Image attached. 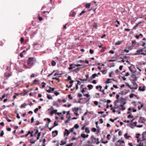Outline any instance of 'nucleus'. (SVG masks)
Returning a JSON list of instances; mask_svg holds the SVG:
<instances>
[{"label": "nucleus", "mask_w": 146, "mask_h": 146, "mask_svg": "<svg viewBox=\"0 0 146 146\" xmlns=\"http://www.w3.org/2000/svg\"><path fill=\"white\" fill-rule=\"evenodd\" d=\"M126 99L125 98H124L123 97H121L120 98V100L121 101V103L122 104H121L119 106H117V107H114V108L115 109H116L117 108H119L120 106H123L125 105L126 103Z\"/></svg>", "instance_id": "obj_1"}, {"label": "nucleus", "mask_w": 146, "mask_h": 146, "mask_svg": "<svg viewBox=\"0 0 146 146\" xmlns=\"http://www.w3.org/2000/svg\"><path fill=\"white\" fill-rule=\"evenodd\" d=\"M27 63L29 66L33 65L34 63V58L33 57H29L27 61Z\"/></svg>", "instance_id": "obj_2"}, {"label": "nucleus", "mask_w": 146, "mask_h": 146, "mask_svg": "<svg viewBox=\"0 0 146 146\" xmlns=\"http://www.w3.org/2000/svg\"><path fill=\"white\" fill-rule=\"evenodd\" d=\"M58 134V131L56 130L54 131H53L52 132V136L53 137H55Z\"/></svg>", "instance_id": "obj_3"}, {"label": "nucleus", "mask_w": 146, "mask_h": 146, "mask_svg": "<svg viewBox=\"0 0 146 146\" xmlns=\"http://www.w3.org/2000/svg\"><path fill=\"white\" fill-rule=\"evenodd\" d=\"M133 84L134 86V87H132L133 89L134 90H137L138 88V85L135 82H133Z\"/></svg>", "instance_id": "obj_4"}, {"label": "nucleus", "mask_w": 146, "mask_h": 146, "mask_svg": "<svg viewBox=\"0 0 146 146\" xmlns=\"http://www.w3.org/2000/svg\"><path fill=\"white\" fill-rule=\"evenodd\" d=\"M131 77L133 78V82H135L137 80V78L135 74H132Z\"/></svg>", "instance_id": "obj_5"}, {"label": "nucleus", "mask_w": 146, "mask_h": 146, "mask_svg": "<svg viewBox=\"0 0 146 146\" xmlns=\"http://www.w3.org/2000/svg\"><path fill=\"white\" fill-rule=\"evenodd\" d=\"M139 119L141 120V122L142 123H144L146 121V119H145V117H140Z\"/></svg>", "instance_id": "obj_6"}, {"label": "nucleus", "mask_w": 146, "mask_h": 146, "mask_svg": "<svg viewBox=\"0 0 146 146\" xmlns=\"http://www.w3.org/2000/svg\"><path fill=\"white\" fill-rule=\"evenodd\" d=\"M146 134V131H145V132H144L142 134V141H144L146 140V139L145 138V135Z\"/></svg>", "instance_id": "obj_7"}, {"label": "nucleus", "mask_w": 146, "mask_h": 146, "mask_svg": "<svg viewBox=\"0 0 146 146\" xmlns=\"http://www.w3.org/2000/svg\"><path fill=\"white\" fill-rule=\"evenodd\" d=\"M89 136L88 135H85L84 133L81 134V137L84 138H87Z\"/></svg>", "instance_id": "obj_8"}, {"label": "nucleus", "mask_w": 146, "mask_h": 146, "mask_svg": "<svg viewBox=\"0 0 146 146\" xmlns=\"http://www.w3.org/2000/svg\"><path fill=\"white\" fill-rule=\"evenodd\" d=\"M57 111V110H53L51 111L50 113V114L51 115H52L54 113H55L56 114Z\"/></svg>", "instance_id": "obj_9"}, {"label": "nucleus", "mask_w": 146, "mask_h": 146, "mask_svg": "<svg viewBox=\"0 0 146 146\" xmlns=\"http://www.w3.org/2000/svg\"><path fill=\"white\" fill-rule=\"evenodd\" d=\"M65 132L64 133V135H65L66 134V136H68L70 133V132L67 129H65Z\"/></svg>", "instance_id": "obj_10"}, {"label": "nucleus", "mask_w": 146, "mask_h": 146, "mask_svg": "<svg viewBox=\"0 0 146 146\" xmlns=\"http://www.w3.org/2000/svg\"><path fill=\"white\" fill-rule=\"evenodd\" d=\"M141 88L142 87L141 86H139V90L140 91H144L145 90V86H143L142 88Z\"/></svg>", "instance_id": "obj_11"}, {"label": "nucleus", "mask_w": 146, "mask_h": 146, "mask_svg": "<svg viewBox=\"0 0 146 146\" xmlns=\"http://www.w3.org/2000/svg\"><path fill=\"white\" fill-rule=\"evenodd\" d=\"M80 68H78L72 71V72H75L76 73H78L80 70Z\"/></svg>", "instance_id": "obj_12"}, {"label": "nucleus", "mask_w": 146, "mask_h": 146, "mask_svg": "<svg viewBox=\"0 0 146 146\" xmlns=\"http://www.w3.org/2000/svg\"><path fill=\"white\" fill-rule=\"evenodd\" d=\"M79 110V109L78 108L75 107L73 109H72V111L74 112H78Z\"/></svg>", "instance_id": "obj_13"}, {"label": "nucleus", "mask_w": 146, "mask_h": 146, "mask_svg": "<svg viewBox=\"0 0 146 146\" xmlns=\"http://www.w3.org/2000/svg\"><path fill=\"white\" fill-rule=\"evenodd\" d=\"M58 101L59 102L65 103L66 102V100L65 99H64L62 100L58 99Z\"/></svg>", "instance_id": "obj_14"}, {"label": "nucleus", "mask_w": 146, "mask_h": 146, "mask_svg": "<svg viewBox=\"0 0 146 146\" xmlns=\"http://www.w3.org/2000/svg\"><path fill=\"white\" fill-rule=\"evenodd\" d=\"M87 87L88 88L89 90H90L93 88V86L91 84H89L87 86Z\"/></svg>", "instance_id": "obj_15"}, {"label": "nucleus", "mask_w": 146, "mask_h": 146, "mask_svg": "<svg viewBox=\"0 0 146 146\" xmlns=\"http://www.w3.org/2000/svg\"><path fill=\"white\" fill-rule=\"evenodd\" d=\"M119 101H120V100H119L118 99H117V100H116L115 101V102H114V106H116L115 107H117L116 106H117V103L119 102Z\"/></svg>", "instance_id": "obj_16"}, {"label": "nucleus", "mask_w": 146, "mask_h": 146, "mask_svg": "<svg viewBox=\"0 0 146 146\" xmlns=\"http://www.w3.org/2000/svg\"><path fill=\"white\" fill-rule=\"evenodd\" d=\"M128 126L130 127L132 129H133L134 128L135 126L134 125L133 123H131L127 125Z\"/></svg>", "instance_id": "obj_17"}, {"label": "nucleus", "mask_w": 146, "mask_h": 146, "mask_svg": "<svg viewBox=\"0 0 146 146\" xmlns=\"http://www.w3.org/2000/svg\"><path fill=\"white\" fill-rule=\"evenodd\" d=\"M27 105V104H26V103H25L23 104H22L20 108H25V107Z\"/></svg>", "instance_id": "obj_18"}, {"label": "nucleus", "mask_w": 146, "mask_h": 146, "mask_svg": "<svg viewBox=\"0 0 146 146\" xmlns=\"http://www.w3.org/2000/svg\"><path fill=\"white\" fill-rule=\"evenodd\" d=\"M94 28L95 29H97V23H94L93 24Z\"/></svg>", "instance_id": "obj_19"}, {"label": "nucleus", "mask_w": 146, "mask_h": 146, "mask_svg": "<svg viewBox=\"0 0 146 146\" xmlns=\"http://www.w3.org/2000/svg\"><path fill=\"white\" fill-rule=\"evenodd\" d=\"M85 132H86L87 133H89L90 132V130L89 129V128L88 127H86L85 128Z\"/></svg>", "instance_id": "obj_20"}, {"label": "nucleus", "mask_w": 146, "mask_h": 146, "mask_svg": "<svg viewBox=\"0 0 146 146\" xmlns=\"http://www.w3.org/2000/svg\"><path fill=\"white\" fill-rule=\"evenodd\" d=\"M61 143L60 144V145H63L66 143V141H64L63 140L61 141Z\"/></svg>", "instance_id": "obj_21"}, {"label": "nucleus", "mask_w": 146, "mask_h": 146, "mask_svg": "<svg viewBox=\"0 0 146 146\" xmlns=\"http://www.w3.org/2000/svg\"><path fill=\"white\" fill-rule=\"evenodd\" d=\"M138 54H142V55H143L144 56H145V55H146V53H144V52H142L141 53H135L134 54V55H137Z\"/></svg>", "instance_id": "obj_22"}, {"label": "nucleus", "mask_w": 146, "mask_h": 146, "mask_svg": "<svg viewBox=\"0 0 146 146\" xmlns=\"http://www.w3.org/2000/svg\"><path fill=\"white\" fill-rule=\"evenodd\" d=\"M52 65L53 66H54L56 65V62L55 61L53 60L52 62L51 63Z\"/></svg>", "instance_id": "obj_23"}, {"label": "nucleus", "mask_w": 146, "mask_h": 146, "mask_svg": "<svg viewBox=\"0 0 146 146\" xmlns=\"http://www.w3.org/2000/svg\"><path fill=\"white\" fill-rule=\"evenodd\" d=\"M124 136L125 137L126 139H128L130 137V136H127V133H126L124 135Z\"/></svg>", "instance_id": "obj_24"}, {"label": "nucleus", "mask_w": 146, "mask_h": 146, "mask_svg": "<svg viewBox=\"0 0 146 146\" xmlns=\"http://www.w3.org/2000/svg\"><path fill=\"white\" fill-rule=\"evenodd\" d=\"M90 6V3H86V8H89Z\"/></svg>", "instance_id": "obj_25"}, {"label": "nucleus", "mask_w": 146, "mask_h": 146, "mask_svg": "<svg viewBox=\"0 0 146 146\" xmlns=\"http://www.w3.org/2000/svg\"><path fill=\"white\" fill-rule=\"evenodd\" d=\"M117 142L119 143L120 144H121L122 143H124V141L123 140H118Z\"/></svg>", "instance_id": "obj_26"}, {"label": "nucleus", "mask_w": 146, "mask_h": 146, "mask_svg": "<svg viewBox=\"0 0 146 146\" xmlns=\"http://www.w3.org/2000/svg\"><path fill=\"white\" fill-rule=\"evenodd\" d=\"M53 105L54 106H56L57 107H58L59 106L58 104L56 103L55 101H53Z\"/></svg>", "instance_id": "obj_27"}, {"label": "nucleus", "mask_w": 146, "mask_h": 146, "mask_svg": "<svg viewBox=\"0 0 146 146\" xmlns=\"http://www.w3.org/2000/svg\"><path fill=\"white\" fill-rule=\"evenodd\" d=\"M91 139L92 141H96V138H95L93 136H92L91 137Z\"/></svg>", "instance_id": "obj_28"}, {"label": "nucleus", "mask_w": 146, "mask_h": 146, "mask_svg": "<svg viewBox=\"0 0 146 146\" xmlns=\"http://www.w3.org/2000/svg\"><path fill=\"white\" fill-rule=\"evenodd\" d=\"M143 49H141L140 50H138L137 51V53H140L141 52H143Z\"/></svg>", "instance_id": "obj_29"}, {"label": "nucleus", "mask_w": 146, "mask_h": 146, "mask_svg": "<svg viewBox=\"0 0 146 146\" xmlns=\"http://www.w3.org/2000/svg\"><path fill=\"white\" fill-rule=\"evenodd\" d=\"M76 14V13L74 11H72V13L71 16L72 17H74L75 16Z\"/></svg>", "instance_id": "obj_30"}, {"label": "nucleus", "mask_w": 146, "mask_h": 146, "mask_svg": "<svg viewBox=\"0 0 146 146\" xmlns=\"http://www.w3.org/2000/svg\"><path fill=\"white\" fill-rule=\"evenodd\" d=\"M40 133L41 132H40L38 133V134L37 135V137H36V139L37 140H38L40 136Z\"/></svg>", "instance_id": "obj_31"}, {"label": "nucleus", "mask_w": 146, "mask_h": 146, "mask_svg": "<svg viewBox=\"0 0 146 146\" xmlns=\"http://www.w3.org/2000/svg\"><path fill=\"white\" fill-rule=\"evenodd\" d=\"M121 41H118V42H116L115 43V45H119V44H121Z\"/></svg>", "instance_id": "obj_32"}, {"label": "nucleus", "mask_w": 146, "mask_h": 146, "mask_svg": "<svg viewBox=\"0 0 146 146\" xmlns=\"http://www.w3.org/2000/svg\"><path fill=\"white\" fill-rule=\"evenodd\" d=\"M29 141H30V143L31 144H34V143H35V141H36L35 140H33V141H32L31 140H29Z\"/></svg>", "instance_id": "obj_33"}, {"label": "nucleus", "mask_w": 146, "mask_h": 146, "mask_svg": "<svg viewBox=\"0 0 146 146\" xmlns=\"http://www.w3.org/2000/svg\"><path fill=\"white\" fill-rule=\"evenodd\" d=\"M99 88H100V91H101V89L102 88V86H101L100 85L99 86H97L96 87V88L97 89H98Z\"/></svg>", "instance_id": "obj_34"}, {"label": "nucleus", "mask_w": 146, "mask_h": 146, "mask_svg": "<svg viewBox=\"0 0 146 146\" xmlns=\"http://www.w3.org/2000/svg\"><path fill=\"white\" fill-rule=\"evenodd\" d=\"M47 97L48 99H52V97L48 94H47Z\"/></svg>", "instance_id": "obj_35"}, {"label": "nucleus", "mask_w": 146, "mask_h": 146, "mask_svg": "<svg viewBox=\"0 0 146 146\" xmlns=\"http://www.w3.org/2000/svg\"><path fill=\"white\" fill-rule=\"evenodd\" d=\"M70 116L69 117H68V119L66 120L65 122V123H66V124L67 123H68V122H69V121L70 120Z\"/></svg>", "instance_id": "obj_36"}, {"label": "nucleus", "mask_w": 146, "mask_h": 146, "mask_svg": "<svg viewBox=\"0 0 146 146\" xmlns=\"http://www.w3.org/2000/svg\"><path fill=\"white\" fill-rule=\"evenodd\" d=\"M129 68L130 71L132 73H134L135 72H134L133 71V70L132 69L131 67H129Z\"/></svg>", "instance_id": "obj_37"}, {"label": "nucleus", "mask_w": 146, "mask_h": 146, "mask_svg": "<svg viewBox=\"0 0 146 146\" xmlns=\"http://www.w3.org/2000/svg\"><path fill=\"white\" fill-rule=\"evenodd\" d=\"M4 132L3 131H2L0 134V136H2L4 135Z\"/></svg>", "instance_id": "obj_38"}, {"label": "nucleus", "mask_w": 146, "mask_h": 146, "mask_svg": "<svg viewBox=\"0 0 146 146\" xmlns=\"http://www.w3.org/2000/svg\"><path fill=\"white\" fill-rule=\"evenodd\" d=\"M111 80V79L108 78L107 79V81H106V82L107 83H111V82H110V81Z\"/></svg>", "instance_id": "obj_39"}, {"label": "nucleus", "mask_w": 146, "mask_h": 146, "mask_svg": "<svg viewBox=\"0 0 146 146\" xmlns=\"http://www.w3.org/2000/svg\"><path fill=\"white\" fill-rule=\"evenodd\" d=\"M92 76L93 77V78H95L96 77L98 76L96 74H93L92 75Z\"/></svg>", "instance_id": "obj_40"}, {"label": "nucleus", "mask_w": 146, "mask_h": 146, "mask_svg": "<svg viewBox=\"0 0 146 146\" xmlns=\"http://www.w3.org/2000/svg\"><path fill=\"white\" fill-rule=\"evenodd\" d=\"M58 124L56 123V121H55L54 123V125H53V127H54L55 126H57Z\"/></svg>", "instance_id": "obj_41"}, {"label": "nucleus", "mask_w": 146, "mask_h": 146, "mask_svg": "<svg viewBox=\"0 0 146 146\" xmlns=\"http://www.w3.org/2000/svg\"><path fill=\"white\" fill-rule=\"evenodd\" d=\"M11 75L9 73H8V74H7L6 73L5 74V76L6 77H9Z\"/></svg>", "instance_id": "obj_42"}, {"label": "nucleus", "mask_w": 146, "mask_h": 146, "mask_svg": "<svg viewBox=\"0 0 146 146\" xmlns=\"http://www.w3.org/2000/svg\"><path fill=\"white\" fill-rule=\"evenodd\" d=\"M78 79L81 81H86L88 80V79H82L81 78H79Z\"/></svg>", "instance_id": "obj_43"}, {"label": "nucleus", "mask_w": 146, "mask_h": 146, "mask_svg": "<svg viewBox=\"0 0 146 146\" xmlns=\"http://www.w3.org/2000/svg\"><path fill=\"white\" fill-rule=\"evenodd\" d=\"M73 65V64H71L70 65V67L68 68V69L69 70H71L73 69V67H72V66Z\"/></svg>", "instance_id": "obj_44"}, {"label": "nucleus", "mask_w": 146, "mask_h": 146, "mask_svg": "<svg viewBox=\"0 0 146 146\" xmlns=\"http://www.w3.org/2000/svg\"><path fill=\"white\" fill-rule=\"evenodd\" d=\"M74 127L75 129H77L79 127V125L78 124H76L74 125Z\"/></svg>", "instance_id": "obj_45"}, {"label": "nucleus", "mask_w": 146, "mask_h": 146, "mask_svg": "<svg viewBox=\"0 0 146 146\" xmlns=\"http://www.w3.org/2000/svg\"><path fill=\"white\" fill-rule=\"evenodd\" d=\"M38 133V129H36V132H35V133L34 134V136H35V135H36L37 133Z\"/></svg>", "instance_id": "obj_46"}, {"label": "nucleus", "mask_w": 146, "mask_h": 146, "mask_svg": "<svg viewBox=\"0 0 146 146\" xmlns=\"http://www.w3.org/2000/svg\"><path fill=\"white\" fill-rule=\"evenodd\" d=\"M92 131H93L94 132H95L96 131V129L94 127H93V128H92Z\"/></svg>", "instance_id": "obj_47"}, {"label": "nucleus", "mask_w": 146, "mask_h": 146, "mask_svg": "<svg viewBox=\"0 0 146 146\" xmlns=\"http://www.w3.org/2000/svg\"><path fill=\"white\" fill-rule=\"evenodd\" d=\"M137 146H143V143L140 142L139 144L137 145Z\"/></svg>", "instance_id": "obj_48"}, {"label": "nucleus", "mask_w": 146, "mask_h": 146, "mask_svg": "<svg viewBox=\"0 0 146 146\" xmlns=\"http://www.w3.org/2000/svg\"><path fill=\"white\" fill-rule=\"evenodd\" d=\"M54 94L56 96H57L59 94V93L58 92H56V91L54 92Z\"/></svg>", "instance_id": "obj_49"}, {"label": "nucleus", "mask_w": 146, "mask_h": 146, "mask_svg": "<svg viewBox=\"0 0 146 146\" xmlns=\"http://www.w3.org/2000/svg\"><path fill=\"white\" fill-rule=\"evenodd\" d=\"M101 72L104 74H105L106 73V72L105 70H102L101 71Z\"/></svg>", "instance_id": "obj_50"}, {"label": "nucleus", "mask_w": 146, "mask_h": 146, "mask_svg": "<svg viewBox=\"0 0 146 146\" xmlns=\"http://www.w3.org/2000/svg\"><path fill=\"white\" fill-rule=\"evenodd\" d=\"M52 79H53V80L55 79L56 80H57L58 82H60V80H59V79L58 78H54V77L52 78Z\"/></svg>", "instance_id": "obj_51"}, {"label": "nucleus", "mask_w": 146, "mask_h": 146, "mask_svg": "<svg viewBox=\"0 0 146 146\" xmlns=\"http://www.w3.org/2000/svg\"><path fill=\"white\" fill-rule=\"evenodd\" d=\"M68 98L70 100H72L73 98L71 96V95L70 94L68 95Z\"/></svg>", "instance_id": "obj_52"}, {"label": "nucleus", "mask_w": 146, "mask_h": 146, "mask_svg": "<svg viewBox=\"0 0 146 146\" xmlns=\"http://www.w3.org/2000/svg\"><path fill=\"white\" fill-rule=\"evenodd\" d=\"M134 95L133 94H130L129 95V97L130 98H132L133 97V96H134Z\"/></svg>", "instance_id": "obj_53"}, {"label": "nucleus", "mask_w": 146, "mask_h": 146, "mask_svg": "<svg viewBox=\"0 0 146 146\" xmlns=\"http://www.w3.org/2000/svg\"><path fill=\"white\" fill-rule=\"evenodd\" d=\"M42 84H43V85H42V88H43L45 86V84H46V83H45L44 82H42Z\"/></svg>", "instance_id": "obj_54"}, {"label": "nucleus", "mask_w": 146, "mask_h": 146, "mask_svg": "<svg viewBox=\"0 0 146 146\" xmlns=\"http://www.w3.org/2000/svg\"><path fill=\"white\" fill-rule=\"evenodd\" d=\"M6 119L7 120V121L9 122H10L11 121V120L9 119V118L7 117H6Z\"/></svg>", "instance_id": "obj_55"}, {"label": "nucleus", "mask_w": 146, "mask_h": 146, "mask_svg": "<svg viewBox=\"0 0 146 146\" xmlns=\"http://www.w3.org/2000/svg\"><path fill=\"white\" fill-rule=\"evenodd\" d=\"M120 107H122L121 110L123 111H124L126 109L125 107L124 106H120Z\"/></svg>", "instance_id": "obj_56"}, {"label": "nucleus", "mask_w": 146, "mask_h": 146, "mask_svg": "<svg viewBox=\"0 0 146 146\" xmlns=\"http://www.w3.org/2000/svg\"><path fill=\"white\" fill-rule=\"evenodd\" d=\"M133 116L132 115H131V114L129 115L127 117L128 118H132L133 117Z\"/></svg>", "instance_id": "obj_57"}, {"label": "nucleus", "mask_w": 146, "mask_h": 146, "mask_svg": "<svg viewBox=\"0 0 146 146\" xmlns=\"http://www.w3.org/2000/svg\"><path fill=\"white\" fill-rule=\"evenodd\" d=\"M38 108H36L34 110V112L35 113H36L38 111Z\"/></svg>", "instance_id": "obj_58"}, {"label": "nucleus", "mask_w": 146, "mask_h": 146, "mask_svg": "<svg viewBox=\"0 0 146 146\" xmlns=\"http://www.w3.org/2000/svg\"><path fill=\"white\" fill-rule=\"evenodd\" d=\"M132 44L135 45L136 43V42L135 41H132Z\"/></svg>", "instance_id": "obj_59"}, {"label": "nucleus", "mask_w": 146, "mask_h": 146, "mask_svg": "<svg viewBox=\"0 0 146 146\" xmlns=\"http://www.w3.org/2000/svg\"><path fill=\"white\" fill-rule=\"evenodd\" d=\"M94 103L95 105L96 106H97L98 104V102L97 101H95L94 102Z\"/></svg>", "instance_id": "obj_60"}, {"label": "nucleus", "mask_w": 146, "mask_h": 146, "mask_svg": "<svg viewBox=\"0 0 146 146\" xmlns=\"http://www.w3.org/2000/svg\"><path fill=\"white\" fill-rule=\"evenodd\" d=\"M84 96L88 98L90 96L88 94H84Z\"/></svg>", "instance_id": "obj_61"}, {"label": "nucleus", "mask_w": 146, "mask_h": 146, "mask_svg": "<svg viewBox=\"0 0 146 146\" xmlns=\"http://www.w3.org/2000/svg\"><path fill=\"white\" fill-rule=\"evenodd\" d=\"M94 51L90 49V52L91 54H93L94 52Z\"/></svg>", "instance_id": "obj_62"}, {"label": "nucleus", "mask_w": 146, "mask_h": 146, "mask_svg": "<svg viewBox=\"0 0 146 146\" xmlns=\"http://www.w3.org/2000/svg\"><path fill=\"white\" fill-rule=\"evenodd\" d=\"M99 121L100 122V123L102 124L103 123V119H99Z\"/></svg>", "instance_id": "obj_63"}, {"label": "nucleus", "mask_w": 146, "mask_h": 146, "mask_svg": "<svg viewBox=\"0 0 146 146\" xmlns=\"http://www.w3.org/2000/svg\"><path fill=\"white\" fill-rule=\"evenodd\" d=\"M73 144L72 143H71L70 144H68L66 145V146H72V145Z\"/></svg>", "instance_id": "obj_64"}]
</instances>
